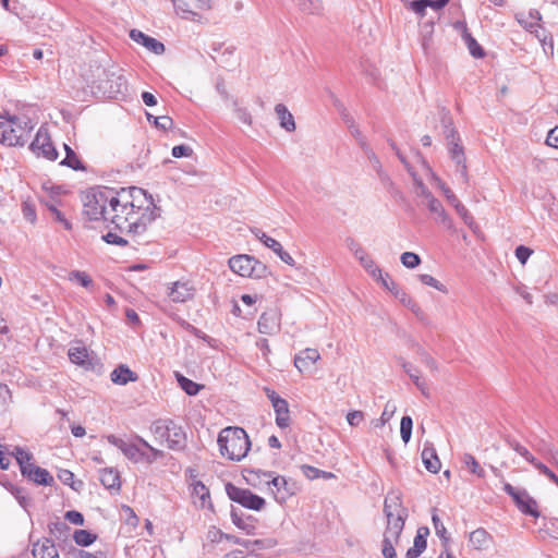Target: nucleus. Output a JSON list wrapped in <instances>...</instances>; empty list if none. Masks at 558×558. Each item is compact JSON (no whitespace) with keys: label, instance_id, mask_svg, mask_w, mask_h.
<instances>
[{"label":"nucleus","instance_id":"1","mask_svg":"<svg viewBox=\"0 0 558 558\" xmlns=\"http://www.w3.org/2000/svg\"><path fill=\"white\" fill-rule=\"evenodd\" d=\"M159 211L153 196L136 186L93 190L85 195L83 204V214L89 220L110 222L120 232L133 236L144 234Z\"/></svg>","mask_w":558,"mask_h":558},{"label":"nucleus","instance_id":"2","mask_svg":"<svg viewBox=\"0 0 558 558\" xmlns=\"http://www.w3.org/2000/svg\"><path fill=\"white\" fill-rule=\"evenodd\" d=\"M384 513L387 524L384 532L381 553L385 558H397L395 547L399 544L409 512L402 505L400 496L390 493L385 498Z\"/></svg>","mask_w":558,"mask_h":558},{"label":"nucleus","instance_id":"3","mask_svg":"<svg viewBox=\"0 0 558 558\" xmlns=\"http://www.w3.org/2000/svg\"><path fill=\"white\" fill-rule=\"evenodd\" d=\"M220 453L231 461L244 459L251 448V441L242 427H226L217 439Z\"/></svg>","mask_w":558,"mask_h":558},{"label":"nucleus","instance_id":"4","mask_svg":"<svg viewBox=\"0 0 558 558\" xmlns=\"http://www.w3.org/2000/svg\"><path fill=\"white\" fill-rule=\"evenodd\" d=\"M35 123L27 116H13L0 121V143L7 146H23Z\"/></svg>","mask_w":558,"mask_h":558},{"label":"nucleus","instance_id":"5","mask_svg":"<svg viewBox=\"0 0 558 558\" xmlns=\"http://www.w3.org/2000/svg\"><path fill=\"white\" fill-rule=\"evenodd\" d=\"M92 88H96L108 98H117L124 95L128 90V81L122 73V69L110 65L101 69L98 80L93 82Z\"/></svg>","mask_w":558,"mask_h":558},{"label":"nucleus","instance_id":"6","mask_svg":"<svg viewBox=\"0 0 558 558\" xmlns=\"http://www.w3.org/2000/svg\"><path fill=\"white\" fill-rule=\"evenodd\" d=\"M444 126V134L447 140L448 151L451 159L456 162L458 171L464 183L469 182L468 167L463 147L460 145V138L456 129L452 126V120L449 116L445 114L441 118Z\"/></svg>","mask_w":558,"mask_h":558},{"label":"nucleus","instance_id":"7","mask_svg":"<svg viewBox=\"0 0 558 558\" xmlns=\"http://www.w3.org/2000/svg\"><path fill=\"white\" fill-rule=\"evenodd\" d=\"M12 454L20 465L23 476H26L28 480L39 485L49 486L54 482L53 477L46 469L37 466L32 462V454L23 448L15 447Z\"/></svg>","mask_w":558,"mask_h":558},{"label":"nucleus","instance_id":"8","mask_svg":"<svg viewBox=\"0 0 558 558\" xmlns=\"http://www.w3.org/2000/svg\"><path fill=\"white\" fill-rule=\"evenodd\" d=\"M226 493L232 501L241 505L246 509L260 511L265 508L266 500L263 497L252 493L250 489L238 487L232 483H227Z\"/></svg>","mask_w":558,"mask_h":558},{"label":"nucleus","instance_id":"9","mask_svg":"<svg viewBox=\"0 0 558 558\" xmlns=\"http://www.w3.org/2000/svg\"><path fill=\"white\" fill-rule=\"evenodd\" d=\"M230 269L242 277H262L266 266L250 255H238L229 259Z\"/></svg>","mask_w":558,"mask_h":558},{"label":"nucleus","instance_id":"10","mask_svg":"<svg viewBox=\"0 0 558 558\" xmlns=\"http://www.w3.org/2000/svg\"><path fill=\"white\" fill-rule=\"evenodd\" d=\"M31 149L37 156H43L50 161L58 158V151L51 142L47 129L44 126L38 129L36 136L31 144Z\"/></svg>","mask_w":558,"mask_h":558},{"label":"nucleus","instance_id":"11","mask_svg":"<svg viewBox=\"0 0 558 558\" xmlns=\"http://www.w3.org/2000/svg\"><path fill=\"white\" fill-rule=\"evenodd\" d=\"M504 490L513 498L522 512L538 517L536 501L525 490L517 489L509 483L504 484Z\"/></svg>","mask_w":558,"mask_h":558},{"label":"nucleus","instance_id":"12","mask_svg":"<svg viewBox=\"0 0 558 558\" xmlns=\"http://www.w3.org/2000/svg\"><path fill=\"white\" fill-rule=\"evenodd\" d=\"M107 440L117 447L133 463L144 462V450L135 442L126 441L116 435H108Z\"/></svg>","mask_w":558,"mask_h":558},{"label":"nucleus","instance_id":"13","mask_svg":"<svg viewBox=\"0 0 558 558\" xmlns=\"http://www.w3.org/2000/svg\"><path fill=\"white\" fill-rule=\"evenodd\" d=\"M195 289L189 281H177L168 291V296L172 302L183 303L194 296Z\"/></svg>","mask_w":558,"mask_h":558},{"label":"nucleus","instance_id":"14","mask_svg":"<svg viewBox=\"0 0 558 558\" xmlns=\"http://www.w3.org/2000/svg\"><path fill=\"white\" fill-rule=\"evenodd\" d=\"M130 37L132 40L144 46L147 50L154 52L155 54H162L165 52V45L161 41L144 34L138 29H132L130 32Z\"/></svg>","mask_w":558,"mask_h":558},{"label":"nucleus","instance_id":"15","mask_svg":"<svg viewBox=\"0 0 558 558\" xmlns=\"http://www.w3.org/2000/svg\"><path fill=\"white\" fill-rule=\"evenodd\" d=\"M320 360V354L316 349L306 348L294 357V366L301 372H308L312 366Z\"/></svg>","mask_w":558,"mask_h":558},{"label":"nucleus","instance_id":"16","mask_svg":"<svg viewBox=\"0 0 558 558\" xmlns=\"http://www.w3.org/2000/svg\"><path fill=\"white\" fill-rule=\"evenodd\" d=\"M231 520L236 527L244 531L247 535L255 534L257 520L254 517L245 515L242 511L232 508Z\"/></svg>","mask_w":558,"mask_h":558},{"label":"nucleus","instance_id":"17","mask_svg":"<svg viewBox=\"0 0 558 558\" xmlns=\"http://www.w3.org/2000/svg\"><path fill=\"white\" fill-rule=\"evenodd\" d=\"M423 204H425L426 207L428 208V210L430 211V214L434 215V219L436 222H440L448 229L452 228V220L447 215V213L439 199H437L435 196H433V197H429V199H427Z\"/></svg>","mask_w":558,"mask_h":558},{"label":"nucleus","instance_id":"18","mask_svg":"<svg viewBox=\"0 0 558 558\" xmlns=\"http://www.w3.org/2000/svg\"><path fill=\"white\" fill-rule=\"evenodd\" d=\"M258 331L272 335L280 329L279 317L275 312L263 313L257 323Z\"/></svg>","mask_w":558,"mask_h":558},{"label":"nucleus","instance_id":"19","mask_svg":"<svg viewBox=\"0 0 558 558\" xmlns=\"http://www.w3.org/2000/svg\"><path fill=\"white\" fill-rule=\"evenodd\" d=\"M449 0H414L408 1L405 7L418 14L420 16L425 15L426 8H432L434 10L442 9Z\"/></svg>","mask_w":558,"mask_h":558},{"label":"nucleus","instance_id":"20","mask_svg":"<svg viewBox=\"0 0 558 558\" xmlns=\"http://www.w3.org/2000/svg\"><path fill=\"white\" fill-rule=\"evenodd\" d=\"M32 554L34 558H59V553L53 542L49 538L35 543Z\"/></svg>","mask_w":558,"mask_h":558},{"label":"nucleus","instance_id":"21","mask_svg":"<svg viewBox=\"0 0 558 558\" xmlns=\"http://www.w3.org/2000/svg\"><path fill=\"white\" fill-rule=\"evenodd\" d=\"M169 429L171 430H169L168 448L172 450L183 449L186 445V435L183 428L171 420Z\"/></svg>","mask_w":558,"mask_h":558},{"label":"nucleus","instance_id":"22","mask_svg":"<svg viewBox=\"0 0 558 558\" xmlns=\"http://www.w3.org/2000/svg\"><path fill=\"white\" fill-rule=\"evenodd\" d=\"M433 34H434V23L433 22H426L421 26L420 43H421V47L426 56H430L435 52Z\"/></svg>","mask_w":558,"mask_h":558},{"label":"nucleus","instance_id":"23","mask_svg":"<svg viewBox=\"0 0 558 558\" xmlns=\"http://www.w3.org/2000/svg\"><path fill=\"white\" fill-rule=\"evenodd\" d=\"M429 534L427 527H420L414 537L413 546L408 549L405 557L407 558H417L427 546L426 537Z\"/></svg>","mask_w":558,"mask_h":558},{"label":"nucleus","instance_id":"24","mask_svg":"<svg viewBox=\"0 0 558 558\" xmlns=\"http://www.w3.org/2000/svg\"><path fill=\"white\" fill-rule=\"evenodd\" d=\"M470 545L476 550H486L492 545V536L489 533L480 527L470 533Z\"/></svg>","mask_w":558,"mask_h":558},{"label":"nucleus","instance_id":"25","mask_svg":"<svg viewBox=\"0 0 558 558\" xmlns=\"http://www.w3.org/2000/svg\"><path fill=\"white\" fill-rule=\"evenodd\" d=\"M110 378L116 385H126L128 383L136 381L138 376L126 365L121 364L111 372Z\"/></svg>","mask_w":558,"mask_h":558},{"label":"nucleus","instance_id":"26","mask_svg":"<svg viewBox=\"0 0 558 558\" xmlns=\"http://www.w3.org/2000/svg\"><path fill=\"white\" fill-rule=\"evenodd\" d=\"M170 418H159L150 425V432L160 444L167 442L170 435Z\"/></svg>","mask_w":558,"mask_h":558},{"label":"nucleus","instance_id":"27","mask_svg":"<svg viewBox=\"0 0 558 558\" xmlns=\"http://www.w3.org/2000/svg\"><path fill=\"white\" fill-rule=\"evenodd\" d=\"M421 456L427 471L437 473L440 470L441 463L433 446H425Z\"/></svg>","mask_w":558,"mask_h":558},{"label":"nucleus","instance_id":"28","mask_svg":"<svg viewBox=\"0 0 558 558\" xmlns=\"http://www.w3.org/2000/svg\"><path fill=\"white\" fill-rule=\"evenodd\" d=\"M275 112L282 129L288 132H293L295 130L294 118L283 104L276 105Z\"/></svg>","mask_w":558,"mask_h":558},{"label":"nucleus","instance_id":"29","mask_svg":"<svg viewBox=\"0 0 558 558\" xmlns=\"http://www.w3.org/2000/svg\"><path fill=\"white\" fill-rule=\"evenodd\" d=\"M276 413V424L280 428H287L290 425V411L287 400H277L272 407Z\"/></svg>","mask_w":558,"mask_h":558},{"label":"nucleus","instance_id":"30","mask_svg":"<svg viewBox=\"0 0 558 558\" xmlns=\"http://www.w3.org/2000/svg\"><path fill=\"white\" fill-rule=\"evenodd\" d=\"M268 486H270V489L271 492L275 494V497L277 500L281 499V500H284L286 499V494L284 493H288V489H287V480L281 476V475H274V473L271 472V477L270 478H266V482H265Z\"/></svg>","mask_w":558,"mask_h":558},{"label":"nucleus","instance_id":"31","mask_svg":"<svg viewBox=\"0 0 558 558\" xmlns=\"http://www.w3.org/2000/svg\"><path fill=\"white\" fill-rule=\"evenodd\" d=\"M69 357L72 363L88 368L92 366L88 350L85 347H73L69 350Z\"/></svg>","mask_w":558,"mask_h":558},{"label":"nucleus","instance_id":"32","mask_svg":"<svg viewBox=\"0 0 558 558\" xmlns=\"http://www.w3.org/2000/svg\"><path fill=\"white\" fill-rule=\"evenodd\" d=\"M402 368L413 380L414 385L421 390L424 396H428V386L425 380L421 378L420 371L411 363L403 362Z\"/></svg>","mask_w":558,"mask_h":558},{"label":"nucleus","instance_id":"33","mask_svg":"<svg viewBox=\"0 0 558 558\" xmlns=\"http://www.w3.org/2000/svg\"><path fill=\"white\" fill-rule=\"evenodd\" d=\"M299 10L310 15H320L324 11L322 0H296Z\"/></svg>","mask_w":558,"mask_h":558},{"label":"nucleus","instance_id":"34","mask_svg":"<svg viewBox=\"0 0 558 558\" xmlns=\"http://www.w3.org/2000/svg\"><path fill=\"white\" fill-rule=\"evenodd\" d=\"M136 441L138 442V445H141L142 447H144L145 449H147V451L144 450V462L148 463V464H151L154 463L157 459L159 458H162L163 457V451L159 450V449H156L154 448L153 446H150L144 438H142L141 436H136L135 437Z\"/></svg>","mask_w":558,"mask_h":558},{"label":"nucleus","instance_id":"35","mask_svg":"<svg viewBox=\"0 0 558 558\" xmlns=\"http://www.w3.org/2000/svg\"><path fill=\"white\" fill-rule=\"evenodd\" d=\"M100 482L106 488H119L120 475L117 470L105 469L100 474Z\"/></svg>","mask_w":558,"mask_h":558},{"label":"nucleus","instance_id":"36","mask_svg":"<svg viewBox=\"0 0 558 558\" xmlns=\"http://www.w3.org/2000/svg\"><path fill=\"white\" fill-rule=\"evenodd\" d=\"M175 378L181 389L184 390L189 396H196L203 388L202 385L186 378L180 373H175Z\"/></svg>","mask_w":558,"mask_h":558},{"label":"nucleus","instance_id":"37","mask_svg":"<svg viewBox=\"0 0 558 558\" xmlns=\"http://www.w3.org/2000/svg\"><path fill=\"white\" fill-rule=\"evenodd\" d=\"M461 461L464 468L472 474L478 477L485 476L484 469L480 465L478 461L471 453H464L461 458Z\"/></svg>","mask_w":558,"mask_h":558},{"label":"nucleus","instance_id":"38","mask_svg":"<svg viewBox=\"0 0 558 558\" xmlns=\"http://www.w3.org/2000/svg\"><path fill=\"white\" fill-rule=\"evenodd\" d=\"M271 477V472H265L262 470H246L244 478L247 484L252 486H258L263 481L266 482V478Z\"/></svg>","mask_w":558,"mask_h":558},{"label":"nucleus","instance_id":"39","mask_svg":"<svg viewBox=\"0 0 558 558\" xmlns=\"http://www.w3.org/2000/svg\"><path fill=\"white\" fill-rule=\"evenodd\" d=\"M381 286L390 291L396 299H398L402 303V296L403 298H410L408 293H405L402 289L398 287V284L390 279L388 274H385V278H383L380 281Z\"/></svg>","mask_w":558,"mask_h":558},{"label":"nucleus","instance_id":"40","mask_svg":"<svg viewBox=\"0 0 558 558\" xmlns=\"http://www.w3.org/2000/svg\"><path fill=\"white\" fill-rule=\"evenodd\" d=\"M63 147H64V150L66 153V156L60 162V165L66 166V167L72 168L74 170H82V169H84V167H83L81 160L78 159V157L76 156L75 151L70 146H68L66 144H64Z\"/></svg>","mask_w":558,"mask_h":558},{"label":"nucleus","instance_id":"41","mask_svg":"<svg viewBox=\"0 0 558 558\" xmlns=\"http://www.w3.org/2000/svg\"><path fill=\"white\" fill-rule=\"evenodd\" d=\"M73 539L80 546H89L96 541V535L86 530H76Z\"/></svg>","mask_w":558,"mask_h":558},{"label":"nucleus","instance_id":"42","mask_svg":"<svg viewBox=\"0 0 558 558\" xmlns=\"http://www.w3.org/2000/svg\"><path fill=\"white\" fill-rule=\"evenodd\" d=\"M396 412V405L388 402L385 405V409L381 413V416L375 421H373V425L375 428H381L390 421V418L393 416Z\"/></svg>","mask_w":558,"mask_h":558},{"label":"nucleus","instance_id":"43","mask_svg":"<svg viewBox=\"0 0 558 558\" xmlns=\"http://www.w3.org/2000/svg\"><path fill=\"white\" fill-rule=\"evenodd\" d=\"M508 444L518 454L523 457L526 461L532 463L535 468H536L537 463H541L539 461H537L535 459V457L525 447L520 445L518 441L510 440V441H508Z\"/></svg>","mask_w":558,"mask_h":558},{"label":"nucleus","instance_id":"44","mask_svg":"<svg viewBox=\"0 0 558 558\" xmlns=\"http://www.w3.org/2000/svg\"><path fill=\"white\" fill-rule=\"evenodd\" d=\"M463 38L465 40V44L468 46V49L470 51V53L474 57V58H482L484 57V50L483 48L478 45V43L471 36V34L469 33H464L463 34Z\"/></svg>","mask_w":558,"mask_h":558},{"label":"nucleus","instance_id":"45","mask_svg":"<svg viewBox=\"0 0 558 558\" xmlns=\"http://www.w3.org/2000/svg\"><path fill=\"white\" fill-rule=\"evenodd\" d=\"M255 236L263 242V244L270 248L274 253L280 251V247L282 246L277 240L268 236L265 232L260 230L254 231Z\"/></svg>","mask_w":558,"mask_h":558},{"label":"nucleus","instance_id":"46","mask_svg":"<svg viewBox=\"0 0 558 558\" xmlns=\"http://www.w3.org/2000/svg\"><path fill=\"white\" fill-rule=\"evenodd\" d=\"M361 265L375 280L380 281L383 278H385L383 270L375 264L371 256Z\"/></svg>","mask_w":558,"mask_h":558},{"label":"nucleus","instance_id":"47","mask_svg":"<svg viewBox=\"0 0 558 558\" xmlns=\"http://www.w3.org/2000/svg\"><path fill=\"white\" fill-rule=\"evenodd\" d=\"M411 175L413 177L414 180L415 194L423 198V203L429 199V197L434 196L427 189V186L424 184V182L420 178H417L414 172H411Z\"/></svg>","mask_w":558,"mask_h":558},{"label":"nucleus","instance_id":"48","mask_svg":"<svg viewBox=\"0 0 558 558\" xmlns=\"http://www.w3.org/2000/svg\"><path fill=\"white\" fill-rule=\"evenodd\" d=\"M413 421L410 416H403L400 422V434L402 440L408 444L412 436Z\"/></svg>","mask_w":558,"mask_h":558},{"label":"nucleus","instance_id":"49","mask_svg":"<svg viewBox=\"0 0 558 558\" xmlns=\"http://www.w3.org/2000/svg\"><path fill=\"white\" fill-rule=\"evenodd\" d=\"M433 525L435 529L436 535L444 541L446 544L449 541L447 529L445 527L444 523L441 522L440 518L437 515L436 510L433 512L432 515Z\"/></svg>","mask_w":558,"mask_h":558},{"label":"nucleus","instance_id":"50","mask_svg":"<svg viewBox=\"0 0 558 558\" xmlns=\"http://www.w3.org/2000/svg\"><path fill=\"white\" fill-rule=\"evenodd\" d=\"M147 120L153 121L157 129L163 131L171 129L173 125L172 119L168 116L154 117L153 114L147 113Z\"/></svg>","mask_w":558,"mask_h":558},{"label":"nucleus","instance_id":"51","mask_svg":"<svg viewBox=\"0 0 558 558\" xmlns=\"http://www.w3.org/2000/svg\"><path fill=\"white\" fill-rule=\"evenodd\" d=\"M417 278L423 284L435 288L436 290H438L440 292L447 293L446 287L441 282H439L436 278H434L433 276L427 275V274H421L417 276Z\"/></svg>","mask_w":558,"mask_h":558},{"label":"nucleus","instance_id":"52","mask_svg":"<svg viewBox=\"0 0 558 558\" xmlns=\"http://www.w3.org/2000/svg\"><path fill=\"white\" fill-rule=\"evenodd\" d=\"M49 531L52 535L60 538L62 536H66L70 527L69 525L63 521H54L49 523Z\"/></svg>","mask_w":558,"mask_h":558},{"label":"nucleus","instance_id":"53","mask_svg":"<svg viewBox=\"0 0 558 558\" xmlns=\"http://www.w3.org/2000/svg\"><path fill=\"white\" fill-rule=\"evenodd\" d=\"M454 209L457 210V214L461 217L463 222L470 227L473 228L475 225L473 216L470 214V211L465 208L461 202L457 203L454 206Z\"/></svg>","mask_w":558,"mask_h":558},{"label":"nucleus","instance_id":"54","mask_svg":"<svg viewBox=\"0 0 558 558\" xmlns=\"http://www.w3.org/2000/svg\"><path fill=\"white\" fill-rule=\"evenodd\" d=\"M401 263L407 268H415L421 264V258L417 254L412 252H405L401 255Z\"/></svg>","mask_w":558,"mask_h":558},{"label":"nucleus","instance_id":"55","mask_svg":"<svg viewBox=\"0 0 558 558\" xmlns=\"http://www.w3.org/2000/svg\"><path fill=\"white\" fill-rule=\"evenodd\" d=\"M533 34H535V37L539 40V43H545L546 40H548V48H549V52L550 54L554 53V40H553V36L545 29L541 26V28H535Z\"/></svg>","mask_w":558,"mask_h":558},{"label":"nucleus","instance_id":"56","mask_svg":"<svg viewBox=\"0 0 558 558\" xmlns=\"http://www.w3.org/2000/svg\"><path fill=\"white\" fill-rule=\"evenodd\" d=\"M48 209L51 213L53 219L56 221L60 222L64 227V229H66V230L72 229L71 222L64 217V215L53 204L48 205Z\"/></svg>","mask_w":558,"mask_h":558},{"label":"nucleus","instance_id":"57","mask_svg":"<svg viewBox=\"0 0 558 558\" xmlns=\"http://www.w3.org/2000/svg\"><path fill=\"white\" fill-rule=\"evenodd\" d=\"M402 304L407 306L418 319H424L425 313L420 307V305L416 302H414L411 298L402 296Z\"/></svg>","mask_w":558,"mask_h":558},{"label":"nucleus","instance_id":"58","mask_svg":"<svg viewBox=\"0 0 558 558\" xmlns=\"http://www.w3.org/2000/svg\"><path fill=\"white\" fill-rule=\"evenodd\" d=\"M70 280H76L81 286L88 288L92 286V278L84 271L74 270L70 274Z\"/></svg>","mask_w":558,"mask_h":558},{"label":"nucleus","instance_id":"59","mask_svg":"<svg viewBox=\"0 0 558 558\" xmlns=\"http://www.w3.org/2000/svg\"><path fill=\"white\" fill-rule=\"evenodd\" d=\"M193 494L201 499L202 506H205L206 500L209 499V489L202 482L193 485Z\"/></svg>","mask_w":558,"mask_h":558},{"label":"nucleus","instance_id":"60","mask_svg":"<svg viewBox=\"0 0 558 558\" xmlns=\"http://www.w3.org/2000/svg\"><path fill=\"white\" fill-rule=\"evenodd\" d=\"M102 240L105 242H107L108 244H114V245H118L121 247H124L128 245V241L114 232L106 233L105 235H102Z\"/></svg>","mask_w":558,"mask_h":558},{"label":"nucleus","instance_id":"61","mask_svg":"<svg viewBox=\"0 0 558 558\" xmlns=\"http://www.w3.org/2000/svg\"><path fill=\"white\" fill-rule=\"evenodd\" d=\"M171 153L174 158L191 157L193 154V149L189 145L182 144L174 146Z\"/></svg>","mask_w":558,"mask_h":558},{"label":"nucleus","instance_id":"62","mask_svg":"<svg viewBox=\"0 0 558 558\" xmlns=\"http://www.w3.org/2000/svg\"><path fill=\"white\" fill-rule=\"evenodd\" d=\"M10 397L11 392L8 386L0 383V413L5 411Z\"/></svg>","mask_w":558,"mask_h":558},{"label":"nucleus","instance_id":"63","mask_svg":"<svg viewBox=\"0 0 558 558\" xmlns=\"http://www.w3.org/2000/svg\"><path fill=\"white\" fill-rule=\"evenodd\" d=\"M438 186L442 191L444 195L446 196L450 205L454 206L457 203L460 202L458 197L454 195V193L442 181L438 180Z\"/></svg>","mask_w":558,"mask_h":558},{"label":"nucleus","instance_id":"64","mask_svg":"<svg viewBox=\"0 0 558 558\" xmlns=\"http://www.w3.org/2000/svg\"><path fill=\"white\" fill-rule=\"evenodd\" d=\"M546 144L550 147L558 148V126H555L548 132Z\"/></svg>","mask_w":558,"mask_h":558}]
</instances>
